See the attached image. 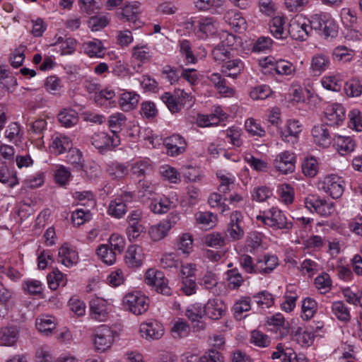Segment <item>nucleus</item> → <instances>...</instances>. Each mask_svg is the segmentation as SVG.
Listing matches in <instances>:
<instances>
[{"mask_svg": "<svg viewBox=\"0 0 362 362\" xmlns=\"http://www.w3.org/2000/svg\"><path fill=\"white\" fill-rule=\"evenodd\" d=\"M310 30L320 32L325 39L335 38L338 35L339 25L330 16L325 14H315L309 20Z\"/></svg>", "mask_w": 362, "mask_h": 362, "instance_id": "f257e3e1", "label": "nucleus"}, {"mask_svg": "<svg viewBox=\"0 0 362 362\" xmlns=\"http://www.w3.org/2000/svg\"><path fill=\"white\" fill-rule=\"evenodd\" d=\"M126 309L136 315L146 313L149 307V299L139 292L129 293L123 298Z\"/></svg>", "mask_w": 362, "mask_h": 362, "instance_id": "f03ea898", "label": "nucleus"}, {"mask_svg": "<svg viewBox=\"0 0 362 362\" xmlns=\"http://www.w3.org/2000/svg\"><path fill=\"white\" fill-rule=\"evenodd\" d=\"M90 141L92 145L95 146L101 154H104L108 151H112L120 144V139L118 135L112 136L105 132H97L93 134Z\"/></svg>", "mask_w": 362, "mask_h": 362, "instance_id": "7ed1b4c3", "label": "nucleus"}, {"mask_svg": "<svg viewBox=\"0 0 362 362\" xmlns=\"http://www.w3.org/2000/svg\"><path fill=\"white\" fill-rule=\"evenodd\" d=\"M305 207L310 211L314 210L323 216H329L334 211V204L319 198L316 195H310L305 200Z\"/></svg>", "mask_w": 362, "mask_h": 362, "instance_id": "20e7f679", "label": "nucleus"}, {"mask_svg": "<svg viewBox=\"0 0 362 362\" xmlns=\"http://www.w3.org/2000/svg\"><path fill=\"white\" fill-rule=\"evenodd\" d=\"M342 178L337 175L326 176L321 182V188L329 193L333 199H338L342 195L344 187Z\"/></svg>", "mask_w": 362, "mask_h": 362, "instance_id": "39448f33", "label": "nucleus"}, {"mask_svg": "<svg viewBox=\"0 0 362 362\" xmlns=\"http://www.w3.org/2000/svg\"><path fill=\"white\" fill-rule=\"evenodd\" d=\"M114 341V332L107 325L98 327L94 340L95 349L103 352L109 349Z\"/></svg>", "mask_w": 362, "mask_h": 362, "instance_id": "423d86ee", "label": "nucleus"}, {"mask_svg": "<svg viewBox=\"0 0 362 362\" xmlns=\"http://www.w3.org/2000/svg\"><path fill=\"white\" fill-rule=\"evenodd\" d=\"M296 156L293 153L285 151L278 154L274 160L275 168L282 174L293 173L295 170Z\"/></svg>", "mask_w": 362, "mask_h": 362, "instance_id": "0eeeda50", "label": "nucleus"}, {"mask_svg": "<svg viewBox=\"0 0 362 362\" xmlns=\"http://www.w3.org/2000/svg\"><path fill=\"white\" fill-rule=\"evenodd\" d=\"M186 317L192 322L195 323L192 326L194 332H199L204 329L205 323L202 320L205 315L204 308L199 304H194L189 305L185 311Z\"/></svg>", "mask_w": 362, "mask_h": 362, "instance_id": "6e6552de", "label": "nucleus"}, {"mask_svg": "<svg viewBox=\"0 0 362 362\" xmlns=\"http://www.w3.org/2000/svg\"><path fill=\"white\" fill-rule=\"evenodd\" d=\"M310 24L308 25L305 22L294 18L291 19L288 29V35L291 36L293 40L304 41L305 40L312 30H310Z\"/></svg>", "mask_w": 362, "mask_h": 362, "instance_id": "1a4fd4ad", "label": "nucleus"}, {"mask_svg": "<svg viewBox=\"0 0 362 362\" xmlns=\"http://www.w3.org/2000/svg\"><path fill=\"white\" fill-rule=\"evenodd\" d=\"M109 305L107 300L95 298L90 301V314L93 319L100 322L105 321L108 317Z\"/></svg>", "mask_w": 362, "mask_h": 362, "instance_id": "9d476101", "label": "nucleus"}, {"mask_svg": "<svg viewBox=\"0 0 362 362\" xmlns=\"http://www.w3.org/2000/svg\"><path fill=\"white\" fill-rule=\"evenodd\" d=\"M324 124L315 126L312 129L314 141L320 146L329 147L334 139V135Z\"/></svg>", "mask_w": 362, "mask_h": 362, "instance_id": "9b49d317", "label": "nucleus"}, {"mask_svg": "<svg viewBox=\"0 0 362 362\" xmlns=\"http://www.w3.org/2000/svg\"><path fill=\"white\" fill-rule=\"evenodd\" d=\"M136 2L134 1V4L129 2L124 7L119 8L116 11V16L122 21L132 22L136 26H139L137 21L140 10Z\"/></svg>", "mask_w": 362, "mask_h": 362, "instance_id": "f8f14e48", "label": "nucleus"}, {"mask_svg": "<svg viewBox=\"0 0 362 362\" xmlns=\"http://www.w3.org/2000/svg\"><path fill=\"white\" fill-rule=\"evenodd\" d=\"M141 337L147 340H157L163 335V328L156 320L142 323L140 326Z\"/></svg>", "mask_w": 362, "mask_h": 362, "instance_id": "ddd939ff", "label": "nucleus"}, {"mask_svg": "<svg viewBox=\"0 0 362 362\" xmlns=\"http://www.w3.org/2000/svg\"><path fill=\"white\" fill-rule=\"evenodd\" d=\"M345 119V111L344 107L339 104L333 105L327 108L325 112V125L335 127L339 125Z\"/></svg>", "mask_w": 362, "mask_h": 362, "instance_id": "4468645a", "label": "nucleus"}, {"mask_svg": "<svg viewBox=\"0 0 362 362\" xmlns=\"http://www.w3.org/2000/svg\"><path fill=\"white\" fill-rule=\"evenodd\" d=\"M329 66V56L324 53H317L312 57L310 69L314 76H320L327 70Z\"/></svg>", "mask_w": 362, "mask_h": 362, "instance_id": "2eb2a0df", "label": "nucleus"}, {"mask_svg": "<svg viewBox=\"0 0 362 362\" xmlns=\"http://www.w3.org/2000/svg\"><path fill=\"white\" fill-rule=\"evenodd\" d=\"M143 250L138 245H131L125 255V263L129 268H138L143 264Z\"/></svg>", "mask_w": 362, "mask_h": 362, "instance_id": "dca6fc26", "label": "nucleus"}, {"mask_svg": "<svg viewBox=\"0 0 362 362\" xmlns=\"http://www.w3.org/2000/svg\"><path fill=\"white\" fill-rule=\"evenodd\" d=\"M204 308L205 315H207L212 320L220 319L226 310V305L223 302L216 298L209 300Z\"/></svg>", "mask_w": 362, "mask_h": 362, "instance_id": "f3484780", "label": "nucleus"}, {"mask_svg": "<svg viewBox=\"0 0 362 362\" xmlns=\"http://www.w3.org/2000/svg\"><path fill=\"white\" fill-rule=\"evenodd\" d=\"M241 220L242 215L239 211H236L230 216V222L228 224L227 231L234 240H240L244 235V230L240 226Z\"/></svg>", "mask_w": 362, "mask_h": 362, "instance_id": "a211bd4d", "label": "nucleus"}, {"mask_svg": "<svg viewBox=\"0 0 362 362\" xmlns=\"http://www.w3.org/2000/svg\"><path fill=\"white\" fill-rule=\"evenodd\" d=\"M336 149L341 155H345L354 151L355 144L349 136H342L340 135H334L332 141Z\"/></svg>", "mask_w": 362, "mask_h": 362, "instance_id": "6ab92c4d", "label": "nucleus"}, {"mask_svg": "<svg viewBox=\"0 0 362 362\" xmlns=\"http://www.w3.org/2000/svg\"><path fill=\"white\" fill-rule=\"evenodd\" d=\"M301 132L298 121H288L284 130L281 132V135L284 141L288 143H295Z\"/></svg>", "mask_w": 362, "mask_h": 362, "instance_id": "aec40b11", "label": "nucleus"}, {"mask_svg": "<svg viewBox=\"0 0 362 362\" xmlns=\"http://www.w3.org/2000/svg\"><path fill=\"white\" fill-rule=\"evenodd\" d=\"M84 52L90 57L101 58L105 54V48L102 42L94 39L91 41L86 42L83 44Z\"/></svg>", "mask_w": 362, "mask_h": 362, "instance_id": "412c9836", "label": "nucleus"}, {"mask_svg": "<svg viewBox=\"0 0 362 362\" xmlns=\"http://www.w3.org/2000/svg\"><path fill=\"white\" fill-rule=\"evenodd\" d=\"M243 68V62L239 59H235L226 62L222 66V72L225 76L235 78L240 74Z\"/></svg>", "mask_w": 362, "mask_h": 362, "instance_id": "4be33fe9", "label": "nucleus"}, {"mask_svg": "<svg viewBox=\"0 0 362 362\" xmlns=\"http://www.w3.org/2000/svg\"><path fill=\"white\" fill-rule=\"evenodd\" d=\"M19 331L16 327H8L0 330V341L4 346H13L18 341Z\"/></svg>", "mask_w": 362, "mask_h": 362, "instance_id": "5701e85b", "label": "nucleus"}, {"mask_svg": "<svg viewBox=\"0 0 362 362\" xmlns=\"http://www.w3.org/2000/svg\"><path fill=\"white\" fill-rule=\"evenodd\" d=\"M139 100V95L134 92H124L119 99V105L123 110L129 111L136 107Z\"/></svg>", "mask_w": 362, "mask_h": 362, "instance_id": "b1692460", "label": "nucleus"}, {"mask_svg": "<svg viewBox=\"0 0 362 362\" xmlns=\"http://www.w3.org/2000/svg\"><path fill=\"white\" fill-rule=\"evenodd\" d=\"M285 21L283 18L276 16L273 18L269 25L270 33L277 39H286L288 36V31H285L284 25Z\"/></svg>", "mask_w": 362, "mask_h": 362, "instance_id": "393cba45", "label": "nucleus"}, {"mask_svg": "<svg viewBox=\"0 0 362 362\" xmlns=\"http://www.w3.org/2000/svg\"><path fill=\"white\" fill-rule=\"evenodd\" d=\"M51 148L56 153L61 154L67 150H71L72 143L69 137L59 135L53 139Z\"/></svg>", "mask_w": 362, "mask_h": 362, "instance_id": "a878e982", "label": "nucleus"}, {"mask_svg": "<svg viewBox=\"0 0 362 362\" xmlns=\"http://www.w3.org/2000/svg\"><path fill=\"white\" fill-rule=\"evenodd\" d=\"M0 182L9 187H13L18 183L16 173L11 172L4 163H0Z\"/></svg>", "mask_w": 362, "mask_h": 362, "instance_id": "bb28decb", "label": "nucleus"}, {"mask_svg": "<svg viewBox=\"0 0 362 362\" xmlns=\"http://www.w3.org/2000/svg\"><path fill=\"white\" fill-rule=\"evenodd\" d=\"M107 170L112 179L118 180L125 177L128 173L127 166L117 162L108 164Z\"/></svg>", "mask_w": 362, "mask_h": 362, "instance_id": "cd10ccee", "label": "nucleus"}, {"mask_svg": "<svg viewBox=\"0 0 362 362\" xmlns=\"http://www.w3.org/2000/svg\"><path fill=\"white\" fill-rule=\"evenodd\" d=\"M251 308V298L249 296L241 297L240 300L235 303L233 310L236 320H240L244 312L249 311Z\"/></svg>", "mask_w": 362, "mask_h": 362, "instance_id": "c85d7f7f", "label": "nucleus"}, {"mask_svg": "<svg viewBox=\"0 0 362 362\" xmlns=\"http://www.w3.org/2000/svg\"><path fill=\"white\" fill-rule=\"evenodd\" d=\"M225 18L231 26L236 29L237 31L245 30L246 21L240 13L234 11H230L226 14Z\"/></svg>", "mask_w": 362, "mask_h": 362, "instance_id": "c756f323", "label": "nucleus"}, {"mask_svg": "<svg viewBox=\"0 0 362 362\" xmlns=\"http://www.w3.org/2000/svg\"><path fill=\"white\" fill-rule=\"evenodd\" d=\"M170 225L168 222L160 221L158 225L153 226L149 230V235L153 241H158L165 238Z\"/></svg>", "mask_w": 362, "mask_h": 362, "instance_id": "7c9ffc66", "label": "nucleus"}, {"mask_svg": "<svg viewBox=\"0 0 362 362\" xmlns=\"http://www.w3.org/2000/svg\"><path fill=\"white\" fill-rule=\"evenodd\" d=\"M58 120L62 126L71 127L77 124V112L73 110H64L58 115Z\"/></svg>", "mask_w": 362, "mask_h": 362, "instance_id": "2f4dec72", "label": "nucleus"}, {"mask_svg": "<svg viewBox=\"0 0 362 362\" xmlns=\"http://www.w3.org/2000/svg\"><path fill=\"white\" fill-rule=\"evenodd\" d=\"M208 78L219 90L221 93L233 94L234 92L232 88L226 85L225 78H222L221 75L218 73H213L208 76Z\"/></svg>", "mask_w": 362, "mask_h": 362, "instance_id": "473e14b6", "label": "nucleus"}, {"mask_svg": "<svg viewBox=\"0 0 362 362\" xmlns=\"http://www.w3.org/2000/svg\"><path fill=\"white\" fill-rule=\"evenodd\" d=\"M164 274L162 272L148 269L146 273L145 282L148 285H152L157 288H160L164 282Z\"/></svg>", "mask_w": 362, "mask_h": 362, "instance_id": "72a5a7b5", "label": "nucleus"}, {"mask_svg": "<svg viewBox=\"0 0 362 362\" xmlns=\"http://www.w3.org/2000/svg\"><path fill=\"white\" fill-rule=\"evenodd\" d=\"M47 283L52 290H56L60 285L64 286L66 281L64 279V274L57 269L54 268L47 276Z\"/></svg>", "mask_w": 362, "mask_h": 362, "instance_id": "f704fd0d", "label": "nucleus"}, {"mask_svg": "<svg viewBox=\"0 0 362 362\" xmlns=\"http://www.w3.org/2000/svg\"><path fill=\"white\" fill-rule=\"evenodd\" d=\"M195 6L199 11H208L211 14H221L224 8L218 1H196Z\"/></svg>", "mask_w": 362, "mask_h": 362, "instance_id": "c9c22d12", "label": "nucleus"}, {"mask_svg": "<svg viewBox=\"0 0 362 362\" xmlns=\"http://www.w3.org/2000/svg\"><path fill=\"white\" fill-rule=\"evenodd\" d=\"M332 309L339 320L345 322H347L350 320L351 315L349 310L343 302L337 301L333 303Z\"/></svg>", "mask_w": 362, "mask_h": 362, "instance_id": "e433bc0d", "label": "nucleus"}, {"mask_svg": "<svg viewBox=\"0 0 362 362\" xmlns=\"http://www.w3.org/2000/svg\"><path fill=\"white\" fill-rule=\"evenodd\" d=\"M126 117L122 113H117L111 115L108 120L109 127L111 129L112 136L117 135V133L124 125Z\"/></svg>", "mask_w": 362, "mask_h": 362, "instance_id": "4c0bfd02", "label": "nucleus"}, {"mask_svg": "<svg viewBox=\"0 0 362 362\" xmlns=\"http://www.w3.org/2000/svg\"><path fill=\"white\" fill-rule=\"evenodd\" d=\"M97 255L107 264L112 265L116 260V254L107 245H101L97 249Z\"/></svg>", "mask_w": 362, "mask_h": 362, "instance_id": "58836bf2", "label": "nucleus"}, {"mask_svg": "<svg viewBox=\"0 0 362 362\" xmlns=\"http://www.w3.org/2000/svg\"><path fill=\"white\" fill-rule=\"evenodd\" d=\"M146 231V228L141 222H129L127 228V234L130 241L136 240Z\"/></svg>", "mask_w": 362, "mask_h": 362, "instance_id": "ea45409f", "label": "nucleus"}, {"mask_svg": "<svg viewBox=\"0 0 362 362\" xmlns=\"http://www.w3.org/2000/svg\"><path fill=\"white\" fill-rule=\"evenodd\" d=\"M317 310V303L310 298L303 300L302 304V317L305 320L311 319Z\"/></svg>", "mask_w": 362, "mask_h": 362, "instance_id": "a19ab883", "label": "nucleus"}, {"mask_svg": "<svg viewBox=\"0 0 362 362\" xmlns=\"http://www.w3.org/2000/svg\"><path fill=\"white\" fill-rule=\"evenodd\" d=\"M344 91L349 97H358L362 94V82L358 79H351L344 85Z\"/></svg>", "mask_w": 362, "mask_h": 362, "instance_id": "79ce46f5", "label": "nucleus"}, {"mask_svg": "<svg viewBox=\"0 0 362 362\" xmlns=\"http://www.w3.org/2000/svg\"><path fill=\"white\" fill-rule=\"evenodd\" d=\"M257 304L262 308H269L274 304L272 295L267 291L259 292L253 296Z\"/></svg>", "mask_w": 362, "mask_h": 362, "instance_id": "37998d69", "label": "nucleus"}, {"mask_svg": "<svg viewBox=\"0 0 362 362\" xmlns=\"http://www.w3.org/2000/svg\"><path fill=\"white\" fill-rule=\"evenodd\" d=\"M204 243L209 247L221 248L226 245V238L219 233H212L205 236Z\"/></svg>", "mask_w": 362, "mask_h": 362, "instance_id": "c03bdc74", "label": "nucleus"}, {"mask_svg": "<svg viewBox=\"0 0 362 362\" xmlns=\"http://www.w3.org/2000/svg\"><path fill=\"white\" fill-rule=\"evenodd\" d=\"M108 211L111 216L121 218L127 211V205L125 203H122V200L115 199L110 202Z\"/></svg>", "mask_w": 362, "mask_h": 362, "instance_id": "a18cd8bd", "label": "nucleus"}, {"mask_svg": "<svg viewBox=\"0 0 362 362\" xmlns=\"http://www.w3.org/2000/svg\"><path fill=\"white\" fill-rule=\"evenodd\" d=\"M84 172L85 175L89 180H95L100 176V168L98 163L94 161H90L81 168Z\"/></svg>", "mask_w": 362, "mask_h": 362, "instance_id": "49530a36", "label": "nucleus"}, {"mask_svg": "<svg viewBox=\"0 0 362 362\" xmlns=\"http://www.w3.org/2000/svg\"><path fill=\"white\" fill-rule=\"evenodd\" d=\"M197 33H200L201 37H207L216 33V28L210 18H205L199 22Z\"/></svg>", "mask_w": 362, "mask_h": 362, "instance_id": "de8ad7c7", "label": "nucleus"}, {"mask_svg": "<svg viewBox=\"0 0 362 362\" xmlns=\"http://www.w3.org/2000/svg\"><path fill=\"white\" fill-rule=\"evenodd\" d=\"M321 83L325 88L335 92L340 91L342 87L341 81L334 76H324Z\"/></svg>", "mask_w": 362, "mask_h": 362, "instance_id": "09e8293b", "label": "nucleus"}, {"mask_svg": "<svg viewBox=\"0 0 362 362\" xmlns=\"http://www.w3.org/2000/svg\"><path fill=\"white\" fill-rule=\"evenodd\" d=\"M171 332L174 338L181 339L189 334V327L187 322L178 321L173 325Z\"/></svg>", "mask_w": 362, "mask_h": 362, "instance_id": "8fccbe9b", "label": "nucleus"}, {"mask_svg": "<svg viewBox=\"0 0 362 362\" xmlns=\"http://www.w3.org/2000/svg\"><path fill=\"white\" fill-rule=\"evenodd\" d=\"M91 214L88 209H78L73 212L71 219L74 225L78 226L90 219Z\"/></svg>", "mask_w": 362, "mask_h": 362, "instance_id": "3c124183", "label": "nucleus"}, {"mask_svg": "<svg viewBox=\"0 0 362 362\" xmlns=\"http://www.w3.org/2000/svg\"><path fill=\"white\" fill-rule=\"evenodd\" d=\"M272 216L273 219H274L276 228L289 230L292 228V223L287 221L286 217L281 211L274 209L272 211Z\"/></svg>", "mask_w": 362, "mask_h": 362, "instance_id": "603ef678", "label": "nucleus"}, {"mask_svg": "<svg viewBox=\"0 0 362 362\" xmlns=\"http://www.w3.org/2000/svg\"><path fill=\"white\" fill-rule=\"evenodd\" d=\"M267 322L269 325L281 327L282 330L280 332L282 336H286L289 333L288 326L285 325L284 317L281 313H277L269 317Z\"/></svg>", "mask_w": 362, "mask_h": 362, "instance_id": "864d4df0", "label": "nucleus"}, {"mask_svg": "<svg viewBox=\"0 0 362 362\" xmlns=\"http://www.w3.org/2000/svg\"><path fill=\"white\" fill-rule=\"evenodd\" d=\"M26 49V47L24 45H20L18 47L15 49L13 53L11 54L10 61L11 65L18 68L23 64V60L25 59L24 52Z\"/></svg>", "mask_w": 362, "mask_h": 362, "instance_id": "5fc2aeb1", "label": "nucleus"}, {"mask_svg": "<svg viewBox=\"0 0 362 362\" xmlns=\"http://www.w3.org/2000/svg\"><path fill=\"white\" fill-rule=\"evenodd\" d=\"M263 260L265 267H256L260 274H269L278 265V258L274 255H265Z\"/></svg>", "mask_w": 362, "mask_h": 362, "instance_id": "6e6d98bb", "label": "nucleus"}, {"mask_svg": "<svg viewBox=\"0 0 362 362\" xmlns=\"http://www.w3.org/2000/svg\"><path fill=\"white\" fill-rule=\"evenodd\" d=\"M74 197L80 202V204L82 206L93 207L95 204V202L93 199V194L89 191H84L82 192H76Z\"/></svg>", "mask_w": 362, "mask_h": 362, "instance_id": "4d7b16f0", "label": "nucleus"}, {"mask_svg": "<svg viewBox=\"0 0 362 362\" xmlns=\"http://www.w3.org/2000/svg\"><path fill=\"white\" fill-rule=\"evenodd\" d=\"M302 170L305 176L314 177L317 173V162L313 158H307L302 164Z\"/></svg>", "mask_w": 362, "mask_h": 362, "instance_id": "13d9d810", "label": "nucleus"}, {"mask_svg": "<svg viewBox=\"0 0 362 362\" xmlns=\"http://www.w3.org/2000/svg\"><path fill=\"white\" fill-rule=\"evenodd\" d=\"M110 247L116 255L120 254L124 249L125 243L123 238L118 234H112L110 238Z\"/></svg>", "mask_w": 362, "mask_h": 362, "instance_id": "bf43d9fd", "label": "nucleus"}, {"mask_svg": "<svg viewBox=\"0 0 362 362\" xmlns=\"http://www.w3.org/2000/svg\"><path fill=\"white\" fill-rule=\"evenodd\" d=\"M228 286L231 289H238L243 282V278L236 269L228 272Z\"/></svg>", "mask_w": 362, "mask_h": 362, "instance_id": "052dcab7", "label": "nucleus"}, {"mask_svg": "<svg viewBox=\"0 0 362 362\" xmlns=\"http://www.w3.org/2000/svg\"><path fill=\"white\" fill-rule=\"evenodd\" d=\"M102 7V1H81L80 8L88 15L97 14Z\"/></svg>", "mask_w": 362, "mask_h": 362, "instance_id": "680f3d73", "label": "nucleus"}, {"mask_svg": "<svg viewBox=\"0 0 362 362\" xmlns=\"http://www.w3.org/2000/svg\"><path fill=\"white\" fill-rule=\"evenodd\" d=\"M274 70L281 75H290L294 71L292 64L285 60H279L274 64Z\"/></svg>", "mask_w": 362, "mask_h": 362, "instance_id": "e2e57ef3", "label": "nucleus"}, {"mask_svg": "<svg viewBox=\"0 0 362 362\" xmlns=\"http://www.w3.org/2000/svg\"><path fill=\"white\" fill-rule=\"evenodd\" d=\"M315 284L316 287L320 290H324L323 292L328 291L332 286V281L329 275L327 273L318 276L315 279Z\"/></svg>", "mask_w": 362, "mask_h": 362, "instance_id": "0e129e2a", "label": "nucleus"}, {"mask_svg": "<svg viewBox=\"0 0 362 362\" xmlns=\"http://www.w3.org/2000/svg\"><path fill=\"white\" fill-rule=\"evenodd\" d=\"M245 127L247 131L254 136L262 137L265 135L264 129L259 124H257L253 119H247Z\"/></svg>", "mask_w": 362, "mask_h": 362, "instance_id": "69168bd1", "label": "nucleus"}, {"mask_svg": "<svg viewBox=\"0 0 362 362\" xmlns=\"http://www.w3.org/2000/svg\"><path fill=\"white\" fill-rule=\"evenodd\" d=\"M132 55L136 60L143 63L148 61L151 57L147 46L134 47L132 50Z\"/></svg>", "mask_w": 362, "mask_h": 362, "instance_id": "338daca9", "label": "nucleus"}, {"mask_svg": "<svg viewBox=\"0 0 362 362\" xmlns=\"http://www.w3.org/2000/svg\"><path fill=\"white\" fill-rule=\"evenodd\" d=\"M199 362H223V356L218 351L211 350L202 356Z\"/></svg>", "mask_w": 362, "mask_h": 362, "instance_id": "774afa93", "label": "nucleus"}]
</instances>
